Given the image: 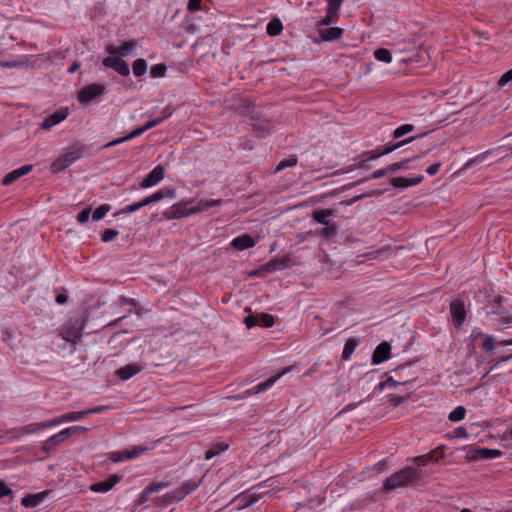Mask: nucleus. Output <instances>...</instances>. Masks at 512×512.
Returning <instances> with one entry per match:
<instances>
[{
	"instance_id": "nucleus-47",
	"label": "nucleus",
	"mask_w": 512,
	"mask_h": 512,
	"mask_svg": "<svg viewBox=\"0 0 512 512\" xmlns=\"http://www.w3.org/2000/svg\"><path fill=\"white\" fill-rule=\"evenodd\" d=\"M410 369V364L399 366L394 370L395 377H397L398 379H409L407 377V373L409 372Z\"/></svg>"
},
{
	"instance_id": "nucleus-48",
	"label": "nucleus",
	"mask_w": 512,
	"mask_h": 512,
	"mask_svg": "<svg viewBox=\"0 0 512 512\" xmlns=\"http://www.w3.org/2000/svg\"><path fill=\"white\" fill-rule=\"evenodd\" d=\"M87 430L88 429L86 427H83V426H71V427L63 429V431H64L63 434H65L66 437L68 438L71 435L79 434V433H84Z\"/></svg>"
},
{
	"instance_id": "nucleus-15",
	"label": "nucleus",
	"mask_w": 512,
	"mask_h": 512,
	"mask_svg": "<svg viewBox=\"0 0 512 512\" xmlns=\"http://www.w3.org/2000/svg\"><path fill=\"white\" fill-rule=\"evenodd\" d=\"M77 156L74 152L64 154L62 157L55 160L52 164V171L54 173L60 172L68 168L75 160Z\"/></svg>"
},
{
	"instance_id": "nucleus-49",
	"label": "nucleus",
	"mask_w": 512,
	"mask_h": 512,
	"mask_svg": "<svg viewBox=\"0 0 512 512\" xmlns=\"http://www.w3.org/2000/svg\"><path fill=\"white\" fill-rule=\"evenodd\" d=\"M343 0H328V14H337L342 5Z\"/></svg>"
},
{
	"instance_id": "nucleus-11",
	"label": "nucleus",
	"mask_w": 512,
	"mask_h": 512,
	"mask_svg": "<svg viewBox=\"0 0 512 512\" xmlns=\"http://www.w3.org/2000/svg\"><path fill=\"white\" fill-rule=\"evenodd\" d=\"M164 178V168L161 165L156 166L148 175L141 181V188H149L155 186Z\"/></svg>"
},
{
	"instance_id": "nucleus-55",
	"label": "nucleus",
	"mask_w": 512,
	"mask_h": 512,
	"mask_svg": "<svg viewBox=\"0 0 512 512\" xmlns=\"http://www.w3.org/2000/svg\"><path fill=\"white\" fill-rule=\"evenodd\" d=\"M90 214H91V208H86V209L82 210L77 215L78 222L81 224L86 223L89 220Z\"/></svg>"
},
{
	"instance_id": "nucleus-54",
	"label": "nucleus",
	"mask_w": 512,
	"mask_h": 512,
	"mask_svg": "<svg viewBox=\"0 0 512 512\" xmlns=\"http://www.w3.org/2000/svg\"><path fill=\"white\" fill-rule=\"evenodd\" d=\"M337 19H338L337 14H328V12H327L326 16L319 22V25L328 26L332 23H335Z\"/></svg>"
},
{
	"instance_id": "nucleus-62",
	"label": "nucleus",
	"mask_w": 512,
	"mask_h": 512,
	"mask_svg": "<svg viewBox=\"0 0 512 512\" xmlns=\"http://www.w3.org/2000/svg\"><path fill=\"white\" fill-rule=\"evenodd\" d=\"M189 214L187 211L182 212L178 207H173V210L169 213L168 218H180Z\"/></svg>"
},
{
	"instance_id": "nucleus-6",
	"label": "nucleus",
	"mask_w": 512,
	"mask_h": 512,
	"mask_svg": "<svg viewBox=\"0 0 512 512\" xmlns=\"http://www.w3.org/2000/svg\"><path fill=\"white\" fill-rule=\"evenodd\" d=\"M83 324L78 319L72 318L68 321L66 327L62 331V337L66 341L76 342L82 336Z\"/></svg>"
},
{
	"instance_id": "nucleus-3",
	"label": "nucleus",
	"mask_w": 512,
	"mask_h": 512,
	"mask_svg": "<svg viewBox=\"0 0 512 512\" xmlns=\"http://www.w3.org/2000/svg\"><path fill=\"white\" fill-rule=\"evenodd\" d=\"M413 140H414V137H409V138L402 140L400 142H397V143H387L383 148L378 147L377 149H375L373 151L363 152L359 156L360 162L365 163L370 160L378 159L379 157L389 154V153L395 151L396 149L402 147L403 145L412 142Z\"/></svg>"
},
{
	"instance_id": "nucleus-51",
	"label": "nucleus",
	"mask_w": 512,
	"mask_h": 512,
	"mask_svg": "<svg viewBox=\"0 0 512 512\" xmlns=\"http://www.w3.org/2000/svg\"><path fill=\"white\" fill-rule=\"evenodd\" d=\"M118 235H119V232L117 230L106 229L101 236V240L103 242H109V241L113 240L114 238H116Z\"/></svg>"
},
{
	"instance_id": "nucleus-34",
	"label": "nucleus",
	"mask_w": 512,
	"mask_h": 512,
	"mask_svg": "<svg viewBox=\"0 0 512 512\" xmlns=\"http://www.w3.org/2000/svg\"><path fill=\"white\" fill-rule=\"evenodd\" d=\"M298 158L296 155H290L288 158L281 160L276 166L275 172H279L288 167H294L297 165Z\"/></svg>"
},
{
	"instance_id": "nucleus-59",
	"label": "nucleus",
	"mask_w": 512,
	"mask_h": 512,
	"mask_svg": "<svg viewBox=\"0 0 512 512\" xmlns=\"http://www.w3.org/2000/svg\"><path fill=\"white\" fill-rule=\"evenodd\" d=\"M489 152H484L478 156H476L475 158L471 159L469 162H468V166H473L475 164H478V163H481L485 160V158L488 156Z\"/></svg>"
},
{
	"instance_id": "nucleus-60",
	"label": "nucleus",
	"mask_w": 512,
	"mask_h": 512,
	"mask_svg": "<svg viewBox=\"0 0 512 512\" xmlns=\"http://www.w3.org/2000/svg\"><path fill=\"white\" fill-rule=\"evenodd\" d=\"M201 10H205V11L209 10L207 3L205 2L203 4V0H194V13L201 11Z\"/></svg>"
},
{
	"instance_id": "nucleus-45",
	"label": "nucleus",
	"mask_w": 512,
	"mask_h": 512,
	"mask_svg": "<svg viewBox=\"0 0 512 512\" xmlns=\"http://www.w3.org/2000/svg\"><path fill=\"white\" fill-rule=\"evenodd\" d=\"M145 206H147V203H145V198H144L141 201H138L136 203H133V204H130V205H127L126 207H124L122 209V213H133Z\"/></svg>"
},
{
	"instance_id": "nucleus-18",
	"label": "nucleus",
	"mask_w": 512,
	"mask_h": 512,
	"mask_svg": "<svg viewBox=\"0 0 512 512\" xmlns=\"http://www.w3.org/2000/svg\"><path fill=\"white\" fill-rule=\"evenodd\" d=\"M32 165H24L18 169L9 172L2 180L3 185H10L20 177L28 174L32 170Z\"/></svg>"
},
{
	"instance_id": "nucleus-14",
	"label": "nucleus",
	"mask_w": 512,
	"mask_h": 512,
	"mask_svg": "<svg viewBox=\"0 0 512 512\" xmlns=\"http://www.w3.org/2000/svg\"><path fill=\"white\" fill-rule=\"evenodd\" d=\"M121 478H122L121 476H119L117 474H113L106 480L94 483L93 485H91L90 489L93 492H97V493L108 492L121 480Z\"/></svg>"
},
{
	"instance_id": "nucleus-44",
	"label": "nucleus",
	"mask_w": 512,
	"mask_h": 512,
	"mask_svg": "<svg viewBox=\"0 0 512 512\" xmlns=\"http://www.w3.org/2000/svg\"><path fill=\"white\" fill-rule=\"evenodd\" d=\"M268 387L269 386H264V385L256 386V387H254L252 389L247 390L244 395H235V396H232L231 398L239 400V399L245 398L247 396L258 394L261 391H264Z\"/></svg>"
},
{
	"instance_id": "nucleus-29",
	"label": "nucleus",
	"mask_w": 512,
	"mask_h": 512,
	"mask_svg": "<svg viewBox=\"0 0 512 512\" xmlns=\"http://www.w3.org/2000/svg\"><path fill=\"white\" fill-rule=\"evenodd\" d=\"M358 346V342L355 338H349L343 348L342 358L343 360H349L354 353L356 347Z\"/></svg>"
},
{
	"instance_id": "nucleus-31",
	"label": "nucleus",
	"mask_w": 512,
	"mask_h": 512,
	"mask_svg": "<svg viewBox=\"0 0 512 512\" xmlns=\"http://www.w3.org/2000/svg\"><path fill=\"white\" fill-rule=\"evenodd\" d=\"M266 30L268 35L277 36L283 30L282 22L278 18H274L267 24Z\"/></svg>"
},
{
	"instance_id": "nucleus-26",
	"label": "nucleus",
	"mask_w": 512,
	"mask_h": 512,
	"mask_svg": "<svg viewBox=\"0 0 512 512\" xmlns=\"http://www.w3.org/2000/svg\"><path fill=\"white\" fill-rule=\"evenodd\" d=\"M229 445L221 442L213 444L208 450L205 451V459L210 460L213 457L219 455L220 453L226 451Z\"/></svg>"
},
{
	"instance_id": "nucleus-27",
	"label": "nucleus",
	"mask_w": 512,
	"mask_h": 512,
	"mask_svg": "<svg viewBox=\"0 0 512 512\" xmlns=\"http://www.w3.org/2000/svg\"><path fill=\"white\" fill-rule=\"evenodd\" d=\"M188 493H189L188 485H185L182 488H180L174 492L167 493L165 495V500L168 503L177 502V501L182 500Z\"/></svg>"
},
{
	"instance_id": "nucleus-39",
	"label": "nucleus",
	"mask_w": 512,
	"mask_h": 512,
	"mask_svg": "<svg viewBox=\"0 0 512 512\" xmlns=\"http://www.w3.org/2000/svg\"><path fill=\"white\" fill-rule=\"evenodd\" d=\"M257 316L259 317V326L270 328L274 325L275 320L271 314L261 313L257 314Z\"/></svg>"
},
{
	"instance_id": "nucleus-37",
	"label": "nucleus",
	"mask_w": 512,
	"mask_h": 512,
	"mask_svg": "<svg viewBox=\"0 0 512 512\" xmlns=\"http://www.w3.org/2000/svg\"><path fill=\"white\" fill-rule=\"evenodd\" d=\"M466 414V409L463 406H457L453 411H451L448 415V419L452 422H458L464 419Z\"/></svg>"
},
{
	"instance_id": "nucleus-24",
	"label": "nucleus",
	"mask_w": 512,
	"mask_h": 512,
	"mask_svg": "<svg viewBox=\"0 0 512 512\" xmlns=\"http://www.w3.org/2000/svg\"><path fill=\"white\" fill-rule=\"evenodd\" d=\"M334 214V210L332 209H320L313 212V219L321 224V225H328V223L332 222L329 220V217H331Z\"/></svg>"
},
{
	"instance_id": "nucleus-13",
	"label": "nucleus",
	"mask_w": 512,
	"mask_h": 512,
	"mask_svg": "<svg viewBox=\"0 0 512 512\" xmlns=\"http://www.w3.org/2000/svg\"><path fill=\"white\" fill-rule=\"evenodd\" d=\"M68 116V110L66 108H60L47 118L41 124V127L45 130L52 128L53 126L59 124L63 120H65Z\"/></svg>"
},
{
	"instance_id": "nucleus-25",
	"label": "nucleus",
	"mask_w": 512,
	"mask_h": 512,
	"mask_svg": "<svg viewBox=\"0 0 512 512\" xmlns=\"http://www.w3.org/2000/svg\"><path fill=\"white\" fill-rule=\"evenodd\" d=\"M145 450H146L145 447L138 446V447L133 448L131 451H123V452H121L113 460L115 462H119V461H123V460L133 459V458L138 457Z\"/></svg>"
},
{
	"instance_id": "nucleus-21",
	"label": "nucleus",
	"mask_w": 512,
	"mask_h": 512,
	"mask_svg": "<svg viewBox=\"0 0 512 512\" xmlns=\"http://www.w3.org/2000/svg\"><path fill=\"white\" fill-rule=\"evenodd\" d=\"M168 486V482H154L148 485L140 494L139 503L143 504L148 501L149 496Z\"/></svg>"
},
{
	"instance_id": "nucleus-63",
	"label": "nucleus",
	"mask_w": 512,
	"mask_h": 512,
	"mask_svg": "<svg viewBox=\"0 0 512 512\" xmlns=\"http://www.w3.org/2000/svg\"><path fill=\"white\" fill-rule=\"evenodd\" d=\"M390 173L389 170H387V167L386 168H383V169H378L376 171H374L372 174H371V179H379V178H382L384 177L386 174Z\"/></svg>"
},
{
	"instance_id": "nucleus-16",
	"label": "nucleus",
	"mask_w": 512,
	"mask_h": 512,
	"mask_svg": "<svg viewBox=\"0 0 512 512\" xmlns=\"http://www.w3.org/2000/svg\"><path fill=\"white\" fill-rule=\"evenodd\" d=\"M50 494V491L45 490L36 494H28L21 500V504L26 507H36L44 501V499Z\"/></svg>"
},
{
	"instance_id": "nucleus-30",
	"label": "nucleus",
	"mask_w": 512,
	"mask_h": 512,
	"mask_svg": "<svg viewBox=\"0 0 512 512\" xmlns=\"http://www.w3.org/2000/svg\"><path fill=\"white\" fill-rule=\"evenodd\" d=\"M338 232V226L333 221L325 225V227L321 228L317 231V234L323 238H331L335 236Z\"/></svg>"
},
{
	"instance_id": "nucleus-40",
	"label": "nucleus",
	"mask_w": 512,
	"mask_h": 512,
	"mask_svg": "<svg viewBox=\"0 0 512 512\" xmlns=\"http://www.w3.org/2000/svg\"><path fill=\"white\" fill-rule=\"evenodd\" d=\"M110 205L102 204L100 205L92 214L93 221H99L105 217V215L110 211Z\"/></svg>"
},
{
	"instance_id": "nucleus-46",
	"label": "nucleus",
	"mask_w": 512,
	"mask_h": 512,
	"mask_svg": "<svg viewBox=\"0 0 512 512\" xmlns=\"http://www.w3.org/2000/svg\"><path fill=\"white\" fill-rule=\"evenodd\" d=\"M415 379H394V376H386L385 380H381L378 384H410Z\"/></svg>"
},
{
	"instance_id": "nucleus-42",
	"label": "nucleus",
	"mask_w": 512,
	"mask_h": 512,
	"mask_svg": "<svg viewBox=\"0 0 512 512\" xmlns=\"http://www.w3.org/2000/svg\"><path fill=\"white\" fill-rule=\"evenodd\" d=\"M167 67L163 63L152 66L150 74L153 78L163 77L166 73Z\"/></svg>"
},
{
	"instance_id": "nucleus-7",
	"label": "nucleus",
	"mask_w": 512,
	"mask_h": 512,
	"mask_svg": "<svg viewBox=\"0 0 512 512\" xmlns=\"http://www.w3.org/2000/svg\"><path fill=\"white\" fill-rule=\"evenodd\" d=\"M103 65L108 68L114 69L122 76H128L130 69L128 64L118 56H109L103 60Z\"/></svg>"
},
{
	"instance_id": "nucleus-57",
	"label": "nucleus",
	"mask_w": 512,
	"mask_h": 512,
	"mask_svg": "<svg viewBox=\"0 0 512 512\" xmlns=\"http://www.w3.org/2000/svg\"><path fill=\"white\" fill-rule=\"evenodd\" d=\"M24 62L21 61H1L0 66L3 68H14V67H22Z\"/></svg>"
},
{
	"instance_id": "nucleus-35",
	"label": "nucleus",
	"mask_w": 512,
	"mask_h": 512,
	"mask_svg": "<svg viewBox=\"0 0 512 512\" xmlns=\"http://www.w3.org/2000/svg\"><path fill=\"white\" fill-rule=\"evenodd\" d=\"M374 57L376 60L384 63H390L392 61L391 53L388 49L379 48L374 51Z\"/></svg>"
},
{
	"instance_id": "nucleus-64",
	"label": "nucleus",
	"mask_w": 512,
	"mask_h": 512,
	"mask_svg": "<svg viewBox=\"0 0 512 512\" xmlns=\"http://www.w3.org/2000/svg\"><path fill=\"white\" fill-rule=\"evenodd\" d=\"M440 167H441V163H434L427 168L426 172L430 176H434L439 172Z\"/></svg>"
},
{
	"instance_id": "nucleus-2",
	"label": "nucleus",
	"mask_w": 512,
	"mask_h": 512,
	"mask_svg": "<svg viewBox=\"0 0 512 512\" xmlns=\"http://www.w3.org/2000/svg\"><path fill=\"white\" fill-rule=\"evenodd\" d=\"M85 416H87L86 410L78 411V412H69V413L61 415L60 417L54 418L52 420L42 421V422H38V423H31L24 427L14 428L8 432V435L11 439H16V438L22 437L25 434H32V433L37 432L38 430L52 427V426L61 424L62 422L78 421V420L84 418Z\"/></svg>"
},
{
	"instance_id": "nucleus-20",
	"label": "nucleus",
	"mask_w": 512,
	"mask_h": 512,
	"mask_svg": "<svg viewBox=\"0 0 512 512\" xmlns=\"http://www.w3.org/2000/svg\"><path fill=\"white\" fill-rule=\"evenodd\" d=\"M64 431L61 430L59 433L49 437L47 440H45L43 442V445H42V449L45 451V452H49L53 449H55L59 444H61L62 442H64L67 437L65 434H63Z\"/></svg>"
},
{
	"instance_id": "nucleus-32",
	"label": "nucleus",
	"mask_w": 512,
	"mask_h": 512,
	"mask_svg": "<svg viewBox=\"0 0 512 512\" xmlns=\"http://www.w3.org/2000/svg\"><path fill=\"white\" fill-rule=\"evenodd\" d=\"M288 267V259H272L266 264L267 271L282 270Z\"/></svg>"
},
{
	"instance_id": "nucleus-58",
	"label": "nucleus",
	"mask_w": 512,
	"mask_h": 512,
	"mask_svg": "<svg viewBox=\"0 0 512 512\" xmlns=\"http://www.w3.org/2000/svg\"><path fill=\"white\" fill-rule=\"evenodd\" d=\"M146 130L144 129V127H138L136 129H134L131 133H129L128 135L125 136V139H128V141L142 135Z\"/></svg>"
},
{
	"instance_id": "nucleus-12",
	"label": "nucleus",
	"mask_w": 512,
	"mask_h": 512,
	"mask_svg": "<svg viewBox=\"0 0 512 512\" xmlns=\"http://www.w3.org/2000/svg\"><path fill=\"white\" fill-rule=\"evenodd\" d=\"M391 345L387 341L381 342L374 350L372 355L373 364H380L390 358Z\"/></svg>"
},
{
	"instance_id": "nucleus-36",
	"label": "nucleus",
	"mask_w": 512,
	"mask_h": 512,
	"mask_svg": "<svg viewBox=\"0 0 512 512\" xmlns=\"http://www.w3.org/2000/svg\"><path fill=\"white\" fill-rule=\"evenodd\" d=\"M147 71V63L144 59L140 58L133 63V73L136 77L144 75Z\"/></svg>"
},
{
	"instance_id": "nucleus-28",
	"label": "nucleus",
	"mask_w": 512,
	"mask_h": 512,
	"mask_svg": "<svg viewBox=\"0 0 512 512\" xmlns=\"http://www.w3.org/2000/svg\"><path fill=\"white\" fill-rule=\"evenodd\" d=\"M222 203L221 199L217 200H200L194 205V214L207 211L214 206H218Z\"/></svg>"
},
{
	"instance_id": "nucleus-56",
	"label": "nucleus",
	"mask_w": 512,
	"mask_h": 512,
	"mask_svg": "<svg viewBox=\"0 0 512 512\" xmlns=\"http://www.w3.org/2000/svg\"><path fill=\"white\" fill-rule=\"evenodd\" d=\"M512 81V69L505 72L498 81L500 87L505 86L508 82Z\"/></svg>"
},
{
	"instance_id": "nucleus-4",
	"label": "nucleus",
	"mask_w": 512,
	"mask_h": 512,
	"mask_svg": "<svg viewBox=\"0 0 512 512\" xmlns=\"http://www.w3.org/2000/svg\"><path fill=\"white\" fill-rule=\"evenodd\" d=\"M104 84L93 83L82 88L78 94V101L84 105L90 104L94 99L105 93Z\"/></svg>"
},
{
	"instance_id": "nucleus-38",
	"label": "nucleus",
	"mask_w": 512,
	"mask_h": 512,
	"mask_svg": "<svg viewBox=\"0 0 512 512\" xmlns=\"http://www.w3.org/2000/svg\"><path fill=\"white\" fill-rule=\"evenodd\" d=\"M415 129L414 125L412 124H404L396 128L393 132V138L398 139L403 137L404 135L412 132Z\"/></svg>"
},
{
	"instance_id": "nucleus-10",
	"label": "nucleus",
	"mask_w": 512,
	"mask_h": 512,
	"mask_svg": "<svg viewBox=\"0 0 512 512\" xmlns=\"http://www.w3.org/2000/svg\"><path fill=\"white\" fill-rule=\"evenodd\" d=\"M143 369V365L141 363H129L125 366L120 367L116 370L115 374L118 376V378L122 381H126L133 377L134 375L141 372Z\"/></svg>"
},
{
	"instance_id": "nucleus-22",
	"label": "nucleus",
	"mask_w": 512,
	"mask_h": 512,
	"mask_svg": "<svg viewBox=\"0 0 512 512\" xmlns=\"http://www.w3.org/2000/svg\"><path fill=\"white\" fill-rule=\"evenodd\" d=\"M323 41H333L339 39L343 34V29L339 27H329L319 31Z\"/></svg>"
},
{
	"instance_id": "nucleus-5",
	"label": "nucleus",
	"mask_w": 512,
	"mask_h": 512,
	"mask_svg": "<svg viewBox=\"0 0 512 512\" xmlns=\"http://www.w3.org/2000/svg\"><path fill=\"white\" fill-rule=\"evenodd\" d=\"M503 455V451L489 448H472L466 453L468 461H477L480 459H493Z\"/></svg>"
},
{
	"instance_id": "nucleus-8",
	"label": "nucleus",
	"mask_w": 512,
	"mask_h": 512,
	"mask_svg": "<svg viewBox=\"0 0 512 512\" xmlns=\"http://www.w3.org/2000/svg\"><path fill=\"white\" fill-rule=\"evenodd\" d=\"M450 314L456 327H461L466 319V310L464 302L461 300L453 301L450 304Z\"/></svg>"
},
{
	"instance_id": "nucleus-9",
	"label": "nucleus",
	"mask_w": 512,
	"mask_h": 512,
	"mask_svg": "<svg viewBox=\"0 0 512 512\" xmlns=\"http://www.w3.org/2000/svg\"><path fill=\"white\" fill-rule=\"evenodd\" d=\"M138 45L136 39L125 41L121 46L110 44L106 47V51L111 55H120L125 57L131 54L132 50Z\"/></svg>"
},
{
	"instance_id": "nucleus-33",
	"label": "nucleus",
	"mask_w": 512,
	"mask_h": 512,
	"mask_svg": "<svg viewBox=\"0 0 512 512\" xmlns=\"http://www.w3.org/2000/svg\"><path fill=\"white\" fill-rule=\"evenodd\" d=\"M442 449H444V446H439L425 455L415 457L414 460L419 464L425 465L428 461H435L436 453H440Z\"/></svg>"
},
{
	"instance_id": "nucleus-23",
	"label": "nucleus",
	"mask_w": 512,
	"mask_h": 512,
	"mask_svg": "<svg viewBox=\"0 0 512 512\" xmlns=\"http://www.w3.org/2000/svg\"><path fill=\"white\" fill-rule=\"evenodd\" d=\"M175 196V191L174 190H171V189H162V190H159L157 192H155L154 194L148 196L145 198V203H147V205H150L152 203H155V202H158L166 197H169V198H174Z\"/></svg>"
},
{
	"instance_id": "nucleus-61",
	"label": "nucleus",
	"mask_w": 512,
	"mask_h": 512,
	"mask_svg": "<svg viewBox=\"0 0 512 512\" xmlns=\"http://www.w3.org/2000/svg\"><path fill=\"white\" fill-rule=\"evenodd\" d=\"M407 396H398V395H393L391 396L390 398V402L392 404L393 407H397L399 406L401 403H403L405 400H406Z\"/></svg>"
},
{
	"instance_id": "nucleus-53",
	"label": "nucleus",
	"mask_w": 512,
	"mask_h": 512,
	"mask_svg": "<svg viewBox=\"0 0 512 512\" xmlns=\"http://www.w3.org/2000/svg\"><path fill=\"white\" fill-rule=\"evenodd\" d=\"M244 323L247 326V328L255 327L259 323V317L253 314L248 315L244 318Z\"/></svg>"
},
{
	"instance_id": "nucleus-19",
	"label": "nucleus",
	"mask_w": 512,
	"mask_h": 512,
	"mask_svg": "<svg viewBox=\"0 0 512 512\" xmlns=\"http://www.w3.org/2000/svg\"><path fill=\"white\" fill-rule=\"evenodd\" d=\"M423 180V176H417L414 178H405V177H394L391 179V185L395 188H407L410 186H415L421 183Z\"/></svg>"
},
{
	"instance_id": "nucleus-17",
	"label": "nucleus",
	"mask_w": 512,
	"mask_h": 512,
	"mask_svg": "<svg viewBox=\"0 0 512 512\" xmlns=\"http://www.w3.org/2000/svg\"><path fill=\"white\" fill-rule=\"evenodd\" d=\"M255 244V240L249 234H242L231 241V246L239 251L254 247Z\"/></svg>"
},
{
	"instance_id": "nucleus-43",
	"label": "nucleus",
	"mask_w": 512,
	"mask_h": 512,
	"mask_svg": "<svg viewBox=\"0 0 512 512\" xmlns=\"http://www.w3.org/2000/svg\"><path fill=\"white\" fill-rule=\"evenodd\" d=\"M293 370V367L283 369L282 371L276 373L275 375L269 377L268 379L264 380L260 384H275L282 376L285 374L291 372Z\"/></svg>"
},
{
	"instance_id": "nucleus-50",
	"label": "nucleus",
	"mask_w": 512,
	"mask_h": 512,
	"mask_svg": "<svg viewBox=\"0 0 512 512\" xmlns=\"http://www.w3.org/2000/svg\"><path fill=\"white\" fill-rule=\"evenodd\" d=\"M410 161H411V159H407V160H404V161L392 163V164L387 166V170H389L390 173H394V172H396V171H398L400 169L406 168L407 164Z\"/></svg>"
},
{
	"instance_id": "nucleus-41",
	"label": "nucleus",
	"mask_w": 512,
	"mask_h": 512,
	"mask_svg": "<svg viewBox=\"0 0 512 512\" xmlns=\"http://www.w3.org/2000/svg\"><path fill=\"white\" fill-rule=\"evenodd\" d=\"M483 337L482 348L487 352H492L495 349L494 337L487 334L479 333Z\"/></svg>"
},
{
	"instance_id": "nucleus-1",
	"label": "nucleus",
	"mask_w": 512,
	"mask_h": 512,
	"mask_svg": "<svg viewBox=\"0 0 512 512\" xmlns=\"http://www.w3.org/2000/svg\"><path fill=\"white\" fill-rule=\"evenodd\" d=\"M422 477L423 472L421 470L412 466H406L386 478L382 490L388 493L397 488L415 486L421 482Z\"/></svg>"
},
{
	"instance_id": "nucleus-52",
	"label": "nucleus",
	"mask_w": 512,
	"mask_h": 512,
	"mask_svg": "<svg viewBox=\"0 0 512 512\" xmlns=\"http://www.w3.org/2000/svg\"><path fill=\"white\" fill-rule=\"evenodd\" d=\"M255 128L257 131L261 130V132H259V136L264 137L265 133L269 132L271 129V123L269 121L265 120V121H262L259 124H257V126Z\"/></svg>"
}]
</instances>
